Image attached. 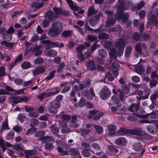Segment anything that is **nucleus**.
Listing matches in <instances>:
<instances>
[{"instance_id": "nucleus-2", "label": "nucleus", "mask_w": 158, "mask_h": 158, "mask_svg": "<svg viewBox=\"0 0 158 158\" xmlns=\"http://www.w3.org/2000/svg\"><path fill=\"white\" fill-rule=\"evenodd\" d=\"M53 11L49 10L45 13L47 18L51 21H55L59 16V7L55 6L53 8Z\"/></svg>"}, {"instance_id": "nucleus-14", "label": "nucleus", "mask_w": 158, "mask_h": 158, "mask_svg": "<svg viewBox=\"0 0 158 158\" xmlns=\"http://www.w3.org/2000/svg\"><path fill=\"white\" fill-rule=\"evenodd\" d=\"M127 141L124 137H119L115 141V143L119 146H123L126 145Z\"/></svg>"}, {"instance_id": "nucleus-11", "label": "nucleus", "mask_w": 158, "mask_h": 158, "mask_svg": "<svg viewBox=\"0 0 158 158\" xmlns=\"http://www.w3.org/2000/svg\"><path fill=\"white\" fill-rule=\"evenodd\" d=\"M99 15H96L91 18L89 20L90 25L92 27H94L96 25L99 19Z\"/></svg>"}, {"instance_id": "nucleus-40", "label": "nucleus", "mask_w": 158, "mask_h": 158, "mask_svg": "<svg viewBox=\"0 0 158 158\" xmlns=\"http://www.w3.org/2000/svg\"><path fill=\"white\" fill-rule=\"evenodd\" d=\"M132 51V47L131 46H127L125 49V56L126 57H128L130 55Z\"/></svg>"}, {"instance_id": "nucleus-33", "label": "nucleus", "mask_w": 158, "mask_h": 158, "mask_svg": "<svg viewBox=\"0 0 158 158\" xmlns=\"http://www.w3.org/2000/svg\"><path fill=\"white\" fill-rule=\"evenodd\" d=\"M58 44L55 42H51L50 41L45 46L46 50H48L50 48L55 47H58Z\"/></svg>"}, {"instance_id": "nucleus-58", "label": "nucleus", "mask_w": 158, "mask_h": 158, "mask_svg": "<svg viewBox=\"0 0 158 158\" xmlns=\"http://www.w3.org/2000/svg\"><path fill=\"white\" fill-rule=\"evenodd\" d=\"M18 119L21 122L24 121L25 119L26 118L25 115L24 114L20 113L18 116Z\"/></svg>"}, {"instance_id": "nucleus-59", "label": "nucleus", "mask_w": 158, "mask_h": 158, "mask_svg": "<svg viewBox=\"0 0 158 158\" xmlns=\"http://www.w3.org/2000/svg\"><path fill=\"white\" fill-rule=\"evenodd\" d=\"M81 146L85 148V149L87 150H90V145L89 143L86 142H82L81 143Z\"/></svg>"}, {"instance_id": "nucleus-7", "label": "nucleus", "mask_w": 158, "mask_h": 158, "mask_svg": "<svg viewBox=\"0 0 158 158\" xmlns=\"http://www.w3.org/2000/svg\"><path fill=\"white\" fill-rule=\"evenodd\" d=\"M158 115V110H157L153 111L151 113L145 115L137 114V116L139 118H148L149 117L151 118H156Z\"/></svg>"}, {"instance_id": "nucleus-35", "label": "nucleus", "mask_w": 158, "mask_h": 158, "mask_svg": "<svg viewBox=\"0 0 158 158\" xmlns=\"http://www.w3.org/2000/svg\"><path fill=\"white\" fill-rule=\"evenodd\" d=\"M56 73L55 70H53L50 72L49 74L45 78L46 81H48L52 79L55 76V75Z\"/></svg>"}, {"instance_id": "nucleus-43", "label": "nucleus", "mask_w": 158, "mask_h": 158, "mask_svg": "<svg viewBox=\"0 0 158 158\" xmlns=\"http://www.w3.org/2000/svg\"><path fill=\"white\" fill-rule=\"evenodd\" d=\"M51 129L52 132L56 136H59V135L57 134L59 131V128L55 126H52L51 127Z\"/></svg>"}, {"instance_id": "nucleus-20", "label": "nucleus", "mask_w": 158, "mask_h": 158, "mask_svg": "<svg viewBox=\"0 0 158 158\" xmlns=\"http://www.w3.org/2000/svg\"><path fill=\"white\" fill-rule=\"evenodd\" d=\"M108 130V134L110 136L115 135V131L116 130V127L113 125H109L107 126Z\"/></svg>"}, {"instance_id": "nucleus-50", "label": "nucleus", "mask_w": 158, "mask_h": 158, "mask_svg": "<svg viewBox=\"0 0 158 158\" xmlns=\"http://www.w3.org/2000/svg\"><path fill=\"white\" fill-rule=\"evenodd\" d=\"M135 115L133 116H128L127 117V119L130 121H136L137 120V117L139 118L138 116H137V114H139L138 113L135 114L134 113V115Z\"/></svg>"}, {"instance_id": "nucleus-18", "label": "nucleus", "mask_w": 158, "mask_h": 158, "mask_svg": "<svg viewBox=\"0 0 158 158\" xmlns=\"http://www.w3.org/2000/svg\"><path fill=\"white\" fill-rule=\"evenodd\" d=\"M145 4L143 1H141L137 4L136 6H133L131 7V9L132 11H136L139 10L143 8Z\"/></svg>"}, {"instance_id": "nucleus-30", "label": "nucleus", "mask_w": 158, "mask_h": 158, "mask_svg": "<svg viewBox=\"0 0 158 158\" xmlns=\"http://www.w3.org/2000/svg\"><path fill=\"white\" fill-rule=\"evenodd\" d=\"M69 152L71 155L74 156L78 155L81 156V154L79 153L78 149L77 148H71L69 150Z\"/></svg>"}, {"instance_id": "nucleus-62", "label": "nucleus", "mask_w": 158, "mask_h": 158, "mask_svg": "<svg viewBox=\"0 0 158 158\" xmlns=\"http://www.w3.org/2000/svg\"><path fill=\"white\" fill-rule=\"evenodd\" d=\"M11 102L15 104L20 103V98L18 97H14L11 98Z\"/></svg>"}, {"instance_id": "nucleus-23", "label": "nucleus", "mask_w": 158, "mask_h": 158, "mask_svg": "<svg viewBox=\"0 0 158 158\" xmlns=\"http://www.w3.org/2000/svg\"><path fill=\"white\" fill-rule=\"evenodd\" d=\"M102 32H96V33H98V38L100 40H107L109 38V35L106 33Z\"/></svg>"}, {"instance_id": "nucleus-10", "label": "nucleus", "mask_w": 158, "mask_h": 158, "mask_svg": "<svg viewBox=\"0 0 158 158\" xmlns=\"http://www.w3.org/2000/svg\"><path fill=\"white\" fill-rule=\"evenodd\" d=\"M45 69L43 66H39L36 67L32 70V73L34 76H36L45 72Z\"/></svg>"}, {"instance_id": "nucleus-24", "label": "nucleus", "mask_w": 158, "mask_h": 158, "mask_svg": "<svg viewBox=\"0 0 158 158\" xmlns=\"http://www.w3.org/2000/svg\"><path fill=\"white\" fill-rule=\"evenodd\" d=\"M129 133L139 136L142 135V133L141 132V129L139 128L129 129Z\"/></svg>"}, {"instance_id": "nucleus-15", "label": "nucleus", "mask_w": 158, "mask_h": 158, "mask_svg": "<svg viewBox=\"0 0 158 158\" xmlns=\"http://www.w3.org/2000/svg\"><path fill=\"white\" fill-rule=\"evenodd\" d=\"M140 104L139 103H132L128 108L129 110L131 112H134L135 111L137 112L139 109Z\"/></svg>"}, {"instance_id": "nucleus-4", "label": "nucleus", "mask_w": 158, "mask_h": 158, "mask_svg": "<svg viewBox=\"0 0 158 158\" xmlns=\"http://www.w3.org/2000/svg\"><path fill=\"white\" fill-rule=\"evenodd\" d=\"M111 91L106 86L103 87L100 93V97L103 100H106L110 97Z\"/></svg>"}, {"instance_id": "nucleus-39", "label": "nucleus", "mask_w": 158, "mask_h": 158, "mask_svg": "<svg viewBox=\"0 0 158 158\" xmlns=\"http://www.w3.org/2000/svg\"><path fill=\"white\" fill-rule=\"evenodd\" d=\"M95 129L96 132L99 134H102L103 131V128L101 126L96 124L93 125Z\"/></svg>"}, {"instance_id": "nucleus-31", "label": "nucleus", "mask_w": 158, "mask_h": 158, "mask_svg": "<svg viewBox=\"0 0 158 158\" xmlns=\"http://www.w3.org/2000/svg\"><path fill=\"white\" fill-rule=\"evenodd\" d=\"M115 22V20L113 17H108L106 25L109 27L110 26L113 25Z\"/></svg>"}, {"instance_id": "nucleus-54", "label": "nucleus", "mask_w": 158, "mask_h": 158, "mask_svg": "<svg viewBox=\"0 0 158 158\" xmlns=\"http://www.w3.org/2000/svg\"><path fill=\"white\" fill-rule=\"evenodd\" d=\"M90 150H87L84 149L81 152V153L84 157H89L90 156L91 153L90 152H88V151Z\"/></svg>"}, {"instance_id": "nucleus-61", "label": "nucleus", "mask_w": 158, "mask_h": 158, "mask_svg": "<svg viewBox=\"0 0 158 158\" xmlns=\"http://www.w3.org/2000/svg\"><path fill=\"white\" fill-rule=\"evenodd\" d=\"M97 39V37L95 35H89L88 36L87 39L89 42H93Z\"/></svg>"}, {"instance_id": "nucleus-5", "label": "nucleus", "mask_w": 158, "mask_h": 158, "mask_svg": "<svg viewBox=\"0 0 158 158\" xmlns=\"http://www.w3.org/2000/svg\"><path fill=\"white\" fill-rule=\"evenodd\" d=\"M148 23L155 25L158 28V20L156 15L149 13L147 15Z\"/></svg>"}, {"instance_id": "nucleus-1", "label": "nucleus", "mask_w": 158, "mask_h": 158, "mask_svg": "<svg viewBox=\"0 0 158 158\" xmlns=\"http://www.w3.org/2000/svg\"><path fill=\"white\" fill-rule=\"evenodd\" d=\"M121 89H118L117 92L119 93V97L118 95H114L111 97L113 102L115 104L119 103L120 101H123L125 98V95L130 92V88L127 85H121Z\"/></svg>"}, {"instance_id": "nucleus-34", "label": "nucleus", "mask_w": 158, "mask_h": 158, "mask_svg": "<svg viewBox=\"0 0 158 158\" xmlns=\"http://www.w3.org/2000/svg\"><path fill=\"white\" fill-rule=\"evenodd\" d=\"M143 145L139 142L135 143L132 146L133 149L136 151H139L142 149Z\"/></svg>"}, {"instance_id": "nucleus-27", "label": "nucleus", "mask_w": 158, "mask_h": 158, "mask_svg": "<svg viewBox=\"0 0 158 158\" xmlns=\"http://www.w3.org/2000/svg\"><path fill=\"white\" fill-rule=\"evenodd\" d=\"M118 148L117 146L112 145H110L107 146L108 150L110 152L114 153H117L118 152Z\"/></svg>"}, {"instance_id": "nucleus-49", "label": "nucleus", "mask_w": 158, "mask_h": 158, "mask_svg": "<svg viewBox=\"0 0 158 158\" xmlns=\"http://www.w3.org/2000/svg\"><path fill=\"white\" fill-rule=\"evenodd\" d=\"M139 122L141 123H158V120H153L151 121H149L148 120L145 119H141L139 121Z\"/></svg>"}, {"instance_id": "nucleus-17", "label": "nucleus", "mask_w": 158, "mask_h": 158, "mask_svg": "<svg viewBox=\"0 0 158 158\" xmlns=\"http://www.w3.org/2000/svg\"><path fill=\"white\" fill-rule=\"evenodd\" d=\"M60 126L62 127L61 132L63 134L66 133L70 131L69 129L67 127V123L66 122H62L60 123Z\"/></svg>"}, {"instance_id": "nucleus-26", "label": "nucleus", "mask_w": 158, "mask_h": 158, "mask_svg": "<svg viewBox=\"0 0 158 158\" xmlns=\"http://www.w3.org/2000/svg\"><path fill=\"white\" fill-rule=\"evenodd\" d=\"M87 66L90 71H94L96 69L95 62L93 60L89 61L87 64Z\"/></svg>"}, {"instance_id": "nucleus-51", "label": "nucleus", "mask_w": 158, "mask_h": 158, "mask_svg": "<svg viewBox=\"0 0 158 158\" xmlns=\"http://www.w3.org/2000/svg\"><path fill=\"white\" fill-rule=\"evenodd\" d=\"M133 39L135 41H138L140 40L141 38V35L138 32H135L133 35Z\"/></svg>"}, {"instance_id": "nucleus-9", "label": "nucleus", "mask_w": 158, "mask_h": 158, "mask_svg": "<svg viewBox=\"0 0 158 158\" xmlns=\"http://www.w3.org/2000/svg\"><path fill=\"white\" fill-rule=\"evenodd\" d=\"M133 4V2L130 0H126L124 2L119 4L118 7V9H123V10L127 9L129 7H132Z\"/></svg>"}, {"instance_id": "nucleus-29", "label": "nucleus", "mask_w": 158, "mask_h": 158, "mask_svg": "<svg viewBox=\"0 0 158 158\" xmlns=\"http://www.w3.org/2000/svg\"><path fill=\"white\" fill-rule=\"evenodd\" d=\"M44 4L43 2H39L38 1H35L33 2L31 4V7L32 8L36 9L42 7Z\"/></svg>"}, {"instance_id": "nucleus-22", "label": "nucleus", "mask_w": 158, "mask_h": 158, "mask_svg": "<svg viewBox=\"0 0 158 158\" xmlns=\"http://www.w3.org/2000/svg\"><path fill=\"white\" fill-rule=\"evenodd\" d=\"M104 79V82L105 83H108V81H112L114 79L112 74L109 72L106 73Z\"/></svg>"}, {"instance_id": "nucleus-53", "label": "nucleus", "mask_w": 158, "mask_h": 158, "mask_svg": "<svg viewBox=\"0 0 158 158\" xmlns=\"http://www.w3.org/2000/svg\"><path fill=\"white\" fill-rule=\"evenodd\" d=\"M14 132L13 131H10L7 135L6 138L7 140L12 139L14 135Z\"/></svg>"}, {"instance_id": "nucleus-41", "label": "nucleus", "mask_w": 158, "mask_h": 158, "mask_svg": "<svg viewBox=\"0 0 158 158\" xmlns=\"http://www.w3.org/2000/svg\"><path fill=\"white\" fill-rule=\"evenodd\" d=\"M98 52L99 55L102 58H105L107 56V52L104 49H99Z\"/></svg>"}, {"instance_id": "nucleus-25", "label": "nucleus", "mask_w": 158, "mask_h": 158, "mask_svg": "<svg viewBox=\"0 0 158 158\" xmlns=\"http://www.w3.org/2000/svg\"><path fill=\"white\" fill-rule=\"evenodd\" d=\"M67 2L69 4V6L72 10L76 11H78L79 10V7L73 4V2L72 0H66Z\"/></svg>"}, {"instance_id": "nucleus-60", "label": "nucleus", "mask_w": 158, "mask_h": 158, "mask_svg": "<svg viewBox=\"0 0 158 158\" xmlns=\"http://www.w3.org/2000/svg\"><path fill=\"white\" fill-rule=\"evenodd\" d=\"M40 48L39 46L37 44H35L30 48V51L31 52H33L39 50Z\"/></svg>"}, {"instance_id": "nucleus-44", "label": "nucleus", "mask_w": 158, "mask_h": 158, "mask_svg": "<svg viewBox=\"0 0 158 158\" xmlns=\"http://www.w3.org/2000/svg\"><path fill=\"white\" fill-rule=\"evenodd\" d=\"M44 62L43 58L41 57H37L34 60V63L37 65L41 64Z\"/></svg>"}, {"instance_id": "nucleus-63", "label": "nucleus", "mask_w": 158, "mask_h": 158, "mask_svg": "<svg viewBox=\"0 0 158 158\" xmlns=\"http://www.w3.org/2000/svg\"><path fill=\"white\" fill-rule=\"evenodd\" d=\"M127 109L126 107L123 106L120 108H118V114H124V113L127 111Z\"/></svg>"}, {"instance_id": "nucleus-64", "label": "nucleus", "mask_w": 158, "mask_h": 158, "mask_svg": "<svg viewBox=\"0 0 158 158\" xmlns=\"http://www.w3.org/2000/svg\"><path fill=\"white\" fill-rule=\"evenodd\" d=\"M158 84V82L155 79H152L150 81L149 85L151 88L156 86Z\"/></svg>"}, {"instance_id": "nucleus-8", "label": "nucleus", "mask_w": 158, "mask_h": 158, "mask_svg": "<svg viewBox=\"0 0 158 158\" xmlns=\"http://www.w3.org/2000/svg\"><path fill=\"white\" fill-rule=\"evenodd\" d=\"M85 29V30L89 31H93L96 32H99L101 31H103L106 30L105 27L103 25H101L97 29H94L90 27L87 23H85L84 25Z\"/></svg>"}, {"instance_id": "nucleus-42", "label": "nucleus", "mask_w": 158, "mask_h": 158, "mask_svg": "<svg viewBox=\"0 0 158 158\" xmlns=\"http://www.w3.org/2000/svg\"><path fill=\"white\" fill-rule=\"evenodd\" d=\"M21 66L22 69H25L30 68L31 66V64L29 62H24L21 64Z\"/></svg>"}, {"instance_id": "nucleus-55", "label": "nucleus", "mask_w": 158, "mask_h": 158, "mask_svg": "<svg viewBox=\"0 0 158 158\" xmlns=\"http://www.w3.org/2000/svg\"><path fill=\"white\" fill-rule=\"evenodd\" d=\"M44 147L46 149L49 150L52 149L54 148L52 143L50 142L46 143Z\"/></svg>"}, {"instance_id": "nucleus-36", "label": "nucleus", "mask_w": 158, "mask_h": 158, "mask_svg": "<svg viewBox=\"0 0 158 158\" xmlns=\"http://www.w3.org/2000/svg\"><path fill=\"white\" fill-rule=\"evenodd\" d=\"M2 45H4L5 47L13 49L15 44V43L8 42L6 41H4L1 43Z\"/></svg>"}, {"instance_id": "nucleus-13", "label": "nucleus", "mask_w": 158, "mask_h": 158, "mask_svg": "<svg viewBox=\"0 0 158 158\" xmlns=\"http://www.w3.org/2000/svg\"><path fill=\"white\" fill-rule=\"evenodd\" d=\"M68 145L63 142L60 143V153L62 156L67 155L68 154V152L67 151L64 150L63 148H67Z\"/></svg>"}, {"instance_id": "nucleus-32", "label": "nucleus", "mask_w": 158, "mask_h": 158, "mask_svg": "<svg viewBox=\"0 0 158 158\" xmlns=\"http://www.w3.org/2000/svg\"><path fill=\"white\" fill-rule=\"evenodd\" d=\"M45 132L44 131H39L35 133V136L39 138L40 140H43V138L44 137Z\"/></svg>"}, {"instance_id": "nucleus-19", "label": "nucleus", "mask_w": 158, "mask_h": 158, "mask_svg": "<svg viewBox=\"0 0 158 158\" xmlns=\"http://www.w3.org/2000/svg\"><path fill=\"white\" fill-rule=\"evenodd\" d=\"M135 69L137 73L142 75L144 74L145 69L142 64H139L135 68Z\"/></svg>"}, {"instance_id": "nucleus-47", "label": "nucleus", "mask_w": 158, "mask_h": 158, "mask_svg": "<svg viewBox=\"0 0 158 158\" xmlns=\"http://www.w3.org/2000/svg\"><path fill=\"white\" fill-rule=\"evenodd\" d=\"M147 131L150 133L152 134H155L156 132V131L155 127L152 125H149L147 127Z\"/></svg>"}, {"instance_id": "nucleus-21", "label": "nucleus", "mask_w": 158, "mask_h": 158, "mask_svg": "<svg viewBox=\"0 0 158 158\" xmlns=\"http://www.w3.org/2000/svg\"><path fill=\"white\" fill-rule=\"evenodd\" d=\"M50 105L57 109L59 107V95L56 98V99L51 102Z\"/></svg>"}, {"instance_id": "nucleus-38", "label": "nucleus", "mask_w": 158, "mask_h": 158, "mask_svg": "<svg viewBox=\"0 0 158 158\" xmlns=\"http://www.w3.org/2000/svg\"><path fill=\"white\" fill-rule=\"evenodd\" d=\"M48 112L52 114H54L58 112L57 109L55 107L51 106H48Z\"/></svg>"}, {"instance_id": "nucleus-57", "label": "nucleus", "mask_w": 158, "mask_h": 158, "mask_svg": "<svg viewBox=\"0 0 158 158\" xmlns=\"http://www.w3.org/2000/svg\"><path fill=\"white\" fill-rule=\"evenodd\" d=\"M62 15L65 17H67L70 15L69 11L64 10L60 8V15Z\"/></svg>"}, {"instance_id": "nucleus-28", "label": "nucleus", "mask_w": 158, "mask_h": 158, "mask_svg": "<svg viewBox=\"0 0 158 158\" xmlns=\"http://www.w3.org/2000/svg\"><path fill=\"white\" fill-rule=\"evenodd\" d=\"M73 33V31L71 30H67L63 31L61 36L63 38H68L71 36Z\"/></svg>"}, {"instance_id": "nucleus-6", "label": "nucleus", "mask_w": 158, "mask_h": 158, "mask_svg": "<svg viewBox=\"0 0 158 158\" xmlns=\"http://www.w3.org/2000/svg\"><path fill=\"white\" fill-rule=\"evenodd\" d=\"M126 45L124 39L122 38H120L117 39L114 43V45L117 49H124Z\"/></svg>"}, {"instance_id": "nucleus-12", "label": "nucleus", "mask_w": 158, "mask_h": 158, "mask_svg": "<svg viewBox=\"0 0 158 158\" xmlns=\"http://www.w3.org/2000/svg\"><path fill=\"white\" fill-rule=\"evenodd\" d=\"M77 56L81 62L83 61L85 59L89 58L90 56V52L87 51L85 52L84 54L82 53H78Z\"/></svg>"}, {"instance_id": "nucleus-56", "label": "nucleus", "mask_w": 158, "mask_h": 158, "mask_svg": "<svg viewBox=\"0 0 158 158\" xmlns=\"http://www.w3.org/2000/svg\"><path fill=\"white\" fill-rule=\"evenodd\" d=\"M59 92V90L58 89L55 92H45L46 98L48 97H50L52 96H54V95L57 94Z\"/></svg>"}, {"instance_id": "nucleus-16", "label": "nucleus", "mask_w": 158, "mask_h": 158, "mask_svg": "<svg viewBox=\"0 0 158 158\" xmlns=\"http://www.w3.org/2000/svg\"><path fill=\"white\" fill-rule=\"evenodd\" d=\"M44 54L47 56L54 57L56 56L57 52L56 50L51 49L48 50H45L44 51Z\"/></svg>"}, {"instance_id": "nucleus-45", "label": "nucleus", "mask_w": 158, "mask_h": 158, "mask_svg": "<svg viewBox=\"0 0 158 158\" xmlns=\"http://www.w3.org/2000/svg\"><path fill=\"white\" fill-rule=\"evenodd\" d=\"M86 48L84 44H81L79 45L76 48L77 52L78 53H82V51Z\"/></svg>"}, {"instance_id": "nucleus-52", "label": "nucleus", "mask_w": 158, "mask_h": 158, "mask_svg": "<svg viewBox=\"0 0 158 158\" xmlns=\"http://www.w3.org/2000/svg\"><path fill=\"white\" fill-rule=\"evenodd\" d=\"M118 132L121 135L129 133V129L127 130L124 128H121L118 131Z\"/></svg>"}, {"instance_id": "nucleus-3", "label": "nucleus", "mask_w": 158, "mask_h": 158, "mask_svg": "<svg viewBox=\"0 0 158 158\" xmlns=\"http://www.w3.org/2000/svg\"><path fill=\"white\" fill-rule=\"evenodd\" d=\"M59 22H55L53 23L47 32L50 36L54 37L59 34Z\"/></svg>"}, {"instance_id": "nucleus-37", "label": "nucleus", "mask_w": 158, "mask_h": 158, "mask_svg": "<svg viewBox=\"0 0 158 158\" xmlns=\"http://www.w3.org/2000/svg\"><path fill=\"white\" fill-rule=\"evenodd\" d=\"M118 11L115 14V17L116 19L120 20L122 18L123 13V9H118Z\"/></svg>"}, {"instance_id": "nucleus-48", "label": "nucleus", "mask_w": 158, "mask_h": 158, "mask_svg": "<svg viewBox=\"0 0 158 158\" xmlns=\"http://www.w3.org/2000/svg\"><path fill=\"white\" fill-rule=\"evenodd\" d=\"M110 56L112 58H116L117 57V52L115 48L111 49L109 52Z\"/></svg>"}, {"instance_id": "nucleus-46", "label": "nucleus", "mask_w": 158, "mask_h": 158, "mask_svg": "<svg viewBox=\"0 0 158 158\" xmlns=\"http://www.w3.org/2000/svg\"><path fill=\"white\" fill-rule=\"evenodd\" d=\"M52 141H54V139L53 137L52 136H45L43 138L42 141L44 142V143H47L48 142H51Z\"/></svg>"}]
</instances>
